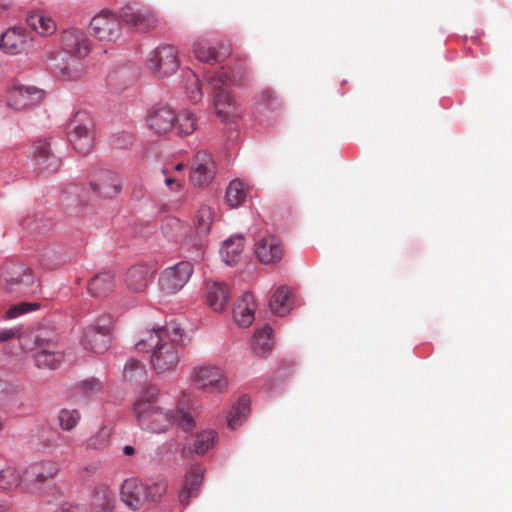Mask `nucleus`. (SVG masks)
Listing matches in <instances>:
<instances>
[{
    "mask_svg": "<svg viewBox=\"0 0 512 512\" xmlns=\"http://www.w3.org/2000/svg\"><path fill=\"white\" fill-rule=\"evenodd\" d=\"M183 330L175 323L154 329L136 343L139 351L151 349L150 364L158 373L171 372L176 369L181 355Z\"/></svg>",
    "mask_w": 512,
    "mask_h": 512,
    "instance_id": "nucleus-1",
    "label": "nucleus"
},
{
    "mask_svg": "<svg viewBox=\"0 0 512 512\" xmlns=\"http://www.w3.org/2000/svg\"><path fill=\"white\" fill-rule=\"evenodd\" d=\"M249 71L244 61H237L230 67H222L213 75H207L211 87L216 115L223 121L237 116L238 104L231 94L232 85H243Z\"/></svg>",
    "mask_w": 512,
    "mask_h": 512,
    "instance_id": "nucleus-2",
    "label": "nucleus"
},
{
    "mask_svg": "<svg viewBox=\"0 0 512 512\" xmlns=\"http://www.w3.org/2000/svg\"><path fill=\"white\" fill-rule=\"evenodd\" d=\"M94 123L86 111L76 112L66 126L67 137L73 148L80 154L91 152L94 145Z\"/></svg>",
    "mask_w": 512,
    "mask_h": 512,
    "instance_id": "nucleus-3",
    "label": "nucleus"
},
{
    "mask_svg": "<svg viewBox=\"0 0 512 512\" xmlns=\"http://www.w3.org/2000/svg\"><path fill=\"white\" fill-rule=\"evenodd\" d=\"M191 380L199 389L221 393L228 386L223 370L213 364L203 363L193 368Z\"/></svg>",
    "mask_w": 512,
    "mask_h": 512,
    "instance_id": "nucleus-4",
    "label": "nucleus"
},
{
    "mask_svg": "<svg viewBox=\"0 0 512 512\" xmlns=\"http://www.w3.org/2000/svg\"><path fill=\"white\" fill-rule=\"evenodd\" d=\"M147 66L154 75L160 78L174 74L180 66L176 48L167 44L158 46L150 53Z\"/></svg>",
    "mask_w": 512,
    "mask_h": 512,
    "instance_id": "nucleus-5",
    "label": "nucleus"
},
{
    "mask_svg": "<svg viewBox=\"0 0 512 512\" xmlns=\"http://www.w3.org/2000/svg\"><path fill=\"white\" fill-rule=\"evenodd\" d=\"M135 414L140 427L152 433L166 431L173 424L174 419L171 412H165L155 404L144 402L140 404Z\"/></svg>",
    "mask_w": 512,
    "mask_h": 512,
    "instance_id": "nucleus-6",
    "label": "nucleus"
},
{
    "mask_svg": "<svg viewBox=\"0 0 512 512\" xmlns=\"http://www.w3.org/2000/svg\"><path fill=\"white\" fill-rule=\"evenodd\" d=\"M118 17L125 25L140 32L149 31L157 25L155 14L140 2H126L120 8Z\"/></svg>",
    "mask_w": 512,
    "mask_h": 512,
    "instance_id": "nucleus-7",
    "label": "nucleus"
},
{
    "mask_svg": "<svg viewBox=\"0 0 512 512\" xmlns=\"http://www.w3.org/2000/svg\"><path fill=\"white\" fill-rule=\"evenodd\" d=\"M193 270V265L189 261H181L164 269L158 280L161 292L172 295L180 291L189 281Z\"/></svg>",
    "mask_w": 512,
    "mask_h": 512,
    "instance_id": "nucleus-8",
    "label": "nucleus"
},
{
    "mask_svg": "<svg viewBox=\"0 0 512 512\" xmlns=\"http://www.w3.org/2000/svg\"><path fill=\"white\" fill-rule=\"evenodd\" d=\"M91 191L98 197L111 199L122 191L121 177L110 170L94 173L89 181Z\"/></svg>",
    "mask_w": 512,
    "mask_h": 512,
    "instance_id": "nucleus-9",
    "label": "nucleus"
},
{
    "mask_svg": "<svg viewBox=\"0 0 512 512\" xmlns=\"http://www.w3.org/2000/svg\"><path fill=\"white\" fill-rule=\"evenodd\" d=\"M44 98V91L35 86L15 83L8 90L7 103L14 110H24L39 104Z\"/></svg>",
    "mask_w": 512,
    "mask_h": 512,
    "instance_id": "nucleus-10",
    "label": "nucleus"
},
{
    "mask_svg": "<svg viewBox=\"0 0 512 512\" xmlns=\"http://www.w3.org/2000/svg\"><path fill=\"white\" fill-rule=\"evenodd\" d=\"M61 48L70 56L85 58L91 52L90 40L86 33L78 28H68L60 34Z\"/></svg>",
    "mask_w": 512,
    "mask_h": 512,
    "instance_id": "nucleus-11",
    "label": "nucleus"
},
{
    "mask_svg": "<svg viewBox=\"0 0 512 512\" xmlns=\"http://www.w3.org/2000/svg\"><path fill=\"white\" fill-rule=\"evenodd\" d=\"M93 35L101 41H115L121 35L118 18L110 11H101L90 22Z\"/></svg>",
    "mask_w": 512,
    "mask_h": 512,
    "instance_id": "nucleus-12",
    "label": "nucleus"
},
{
    "mask_svg": "<svg viewBox=\"0 0 512 512\" xmlns=\"http://www.w3.org/2000/svg\"><path fill=\"white\" fill-rule=\"evenodd\" d=\"M216 164L206 151H199L193 158L190 171V181L194 186L203 187L212 182L215 177Z\"/></svg>",
    "mask_w": 512,
    "mask_h": 512,
    "instance_id": "nucleus-13",
    "label": "nucleus"
},
{
    "mask_svg": "<svg viewBox=\"0 0 512 512\" xmlns=\"http://www.w3.org/2000/svg\"><path fill=\"white\" fill-rule=\"evenodd\" d=\"M6 289L15 293H26L34 285V275L30 268L23 264H12L4 272Z\"/></svg>",
    "mask_w": 512,
    "mask_h": 512,
    "instance_id": "nucleus-14",
    "label": "nucleus"
},
{
    "mask_svg": "<svg viewBox=\"0 0 512 512\" xmlns=\"http://www.w3.org/2000/svg\"><path fill=\"white\" fill-rule=\"evenodd\" d=\"M284 253L282 242L273 235L264 236L255 243V254L262 264H277L282 260Z\"/></svg>",
    "mask_w": 512,
    "mask_h": 512,
    "instance_id": "nucleus-15",
    "label": "nucleus"
},
{
    "mask_svg": "<svg viewBox=\"0 0 512 512\" xmlns=\"http://www.w3.org/2000/svg\"><path fill=\"white\" fill-rule=\"evenodd\" d=\"M81 59L69 55L62 58V62H60L57 58H54L50 63V68L56 76L63 80L75 81L80 79L85 72Z\"/></svg>",
    "mask_w": 512,
    "mask_h": 512,
    "instance_id": "nucleus-16",
    "label": "nucleus"
},
{
    "mask_svg": "<svg viewBox=\"0 0 512 512\" xmlns=\"http://www.w3.org/2000/svg\"><path fill=\"white\" fill-rule=\"evenodd\" d=\"M176 120L175 111L169 106L152 109L147 117V123L156 134H165L173 129Z\"/></svg>",
    "mask_w": 512,
    "mask_h": 512,
    "instance_id": "nucleus-17",
    "label": "nucleus"
},
{
    "mask_svg": "<svg viewBox=\"0 0 512 512\" xmlns=\"http://www.w3.org/2000/svg\"><path fill=\"white\" fill-rule=\"evenodd\" d=\"M33 155L37 165L47 173H53L60 167V159L51 152L50 144L46 140H39L33 144Z\"/></svg>",
    "mask_w": 512,
    "mask_h": 512,
    "instance_id": "nucleus-18",
    "label": "nucleus"
},
{
    "mask_svg": "<svg viewBox=\"0 0 512 512\" xmlns=\"http://www.w3.org/2000/svg\"><path fill=\"white\" fill-rule=\"evenodd\" d=\"M204 470L201 466L195 465L186 473L182 489L178 493V500L181 504L187 505L191 497L196 496L202 484Z\"/></svg>",
    "mask_w": 512,
    "mask_h": 512,
    "instance_id": "nucleus-19",
    "label": "nucleus"
},
{
    "mask_svg": "<svg viewBox=\"0 0 512 512\" xmlns=\"http://www.w3.org/2000/svg\"><path fill=\"white\" fill-rule=\"evenodd\" d=\"M256 304L250 293H244L235 303L233 308L234 321L241 327L250 326L254 319Z\"/></svg>",
    "mask_w": 512,
    "mask_h": 512,
    "instance_id": "nucleus-20",
    "label": "nucleus"
},
{
    "mask_svg": "<svg viewBox=\"0 0 512 512\" xmlns=\"http://www.w3.org/2000/svg\"><path fill=\"white\" fill-rule=\"evenodd\" d=\"M27 25L42 37L53 35L57 30L54 19L42 10L31 11L26 17Z\"/></svg>",
    "mask_w": 512,
    "mask_h": 512,
    "instance_id": "nucleus-21",
    "label": "nucleus"
},
{
    "mask_svg": "<svg viewBox=\"0 0 512 512\" xmlns=\"http://www.w3.org/2000/svg\"><path fill=\"white\" fill-rule=\"evenodd\" d=\"M229 295V289L224 283L208 282L206 284V302L216 312L225 309Z\"/></svg>",
    "mask_w": 512,
    "mask_h": 512,
    "instance_id": "nucleus-22",
    "label": "nucleus"
},
{
    "mask_svg": "<svg viewBox=\"0 0 512 512\" xmlns=\"http://www.w3.org/2000/svg\"><path fill=\"white\" fill-rule=\"evenodd\" d=\"M193 51H194L196 58L199 61L208 63V64H215L218 62H222L230 54V50L228 47L221 45L219 47V49H216L214 47H210L204 41L195 42Z\"/></svg>",
    "mask_w": 512,
    "mask_h": 512,
    "instance_id": "nucleus-23",
    "label": "nucleus"
},
{
    "mask_svg": "<svg viewBox=\"0 0 512 512\" xmlns=\"http://www.w3.org/2000/svg\"><path fill=\"white\" fill-rule=\"evenodd\" d=\"M144 492V485L133 479L126 480L121 486V498L132 510L139 509L146 502Z\"/></svg>",
    "mask_w": 512,
    "mask_h": 512,
    "instance_id": "nucleus-24",
    "label": "nucleus"
},
{
    "mask_svg": "<svg viewBox=\"0 0 512 512\" xmlns=\"http://www.w3.org/2000/svg\"><path fill=\"white\" fill-rule=\"evenodd\" d=\"M149 278L150 270L148 267L133 266L126 273L125 283L130 291L141 293L148 287Z\"/></svg>",
    "mask_w": 512,
    "mask_h": 512,
    "instance_id": "nucleus-25",
    "label": "nucleus"
},
{
    "mask_svg": "<svg viewBox=\"0 0 512 512\" xmlns=\"http://www.w3.org/2000/svg\"><path fill=\"white\" fill-rule=\"evenodd\" d=\"M89 293L94 297H105L115 288L114 275L104 272L95 275L87 285Z\"/></svg>",
    "mask_w": 512,
    "mask_h": 512,
    "instance_id": "nucleus-26",
    "label": "nucleus"
},
{
    "mask_svg": "<svg viewBox=\"0 0 512 512\" xmlns=\"http://www.w3.org/2000/svg\"><path fill=\"white\" fill-rule=\"evenodd\" d=\"M59 471L58 465L52 460L40 461L33 463L26 470V477L39 483L45 482L47 479L54 477Z\"/></svg>",
    "mask_w": 512,
    "mask_h": 512,
    "instance_id": "nucleus-27",
    "label": "nucleus"
},
{
    "mask_svg": "<svg viewBox=\"0 0 512 512\" xmlns=\"http://www.w3.org/2000/svg\"><path fill=\"white\" fill-rule=\"evenodd\" d=\"M82 344L86 350L102 354L110 345V336L97 332L96 329H85Z\"/></svg>",
    "mask_w": 512,
    "mask_h": 512,
    "instance_id": "nucleus-28",
    "label": "nucleus"
},
{
    "mask_svg": "<svg viewBox=\"0 0 512 512\" xmlns=\"http://www.w3.org/2000/svg\"><path fill=\"white\" fill-rule=\"evenodd\" d=\"M243 249L244 238L236 235L224 241L220 253L226 264L233 265L239 261Z\"/></svg>",
    "mask_w": 512,
    "mask_h": 512,
    "instance_id": "nucleus-29",
    "label": "nucleus"
},
{
    "mask_svg": "<svg viewBox=\"0 0 512 512\" xmlns=\"http://www.w3.org/2000/svg\"><path fill=\"white\" fill-rule=\"evenodd\" d=\"M250 412V399L247 396L239 398L234 404L227 416V425L231 429H236L243 424Z\"/></svg>",
    "mask_w": 512,
    "mask_h": 512,
    "instance_id": "nucleus-30",
    "label": "nucleus"
},
{
    "mask_svg": "<svg viewBox=\"0 0 512 512\" xmlns=\"http://www.w3.org/2000/svg\"><path fill=\"white\" fill-rule=\"evenodd\" d=\"M0 48L7 54H19L24 49V35L16 29L7 30L1 35Z\"/></svg>",
    "mask_w": 512,
    "mask_h": 512,
    "instance_id": "nucleus-31",
    "label": "nucleus"
},
{
    "mask_svg": "<svg viewBox=\"0 0 512 512\" xmlns=\"http://www.w3.org/2000/svg\"><path fill=\"white\" fill-rule=\"evenodd\" d=\"M136 79L135 69L120 67L107 76V84L114 90H122Z\"/></svg>",
    "mask_w": 512,
    "mask_h": 512,
    "instance_id": "nucleus-32",
    "label": "nucleus"
},
{
    "mask_svg": "<svg viewBox=\"0 0 512 512\" xmlns=\"http://www.w3.org/2000/svg\"><path fill=\"white\" fill-rule=\"evenodd\" d=\"M248 187L239 180H232L226 189V202L231 208H236L242 205L247 198Z\"/></svg>",
    "mask_w": 512,
    "mask_h": 512,
    "instance_id": "nucleus-33",
    "label": "nucleus"
},
{
    "mask_svg": "<svg viewBox=\"0 0 512 512\" xmlns=\"http://www.w3.org/2000/svg\"><path fill=\"white\" fill-rule=\"evenodd\" d=\"M273 348L272 329L266 325L257 330L253 337L252 349L255 355L263 356Z\"/></svg>",
    "mask_w": 512,
    "mask_h": 512,
    "instance_id": "nucleus-34",
    "label": "nucleus"
},
{
    "mask_svg": "<svg viewBox=\"0 0 512 512\" xmlns=\"http://www.w3.org/2000/svg\"><path fill=\"white\" fill-rule=\"evenodd\" d=\"M114 495L107 487H98L92 498V507L96 512H110L113 508Z\"/></svg>",
    "mask_w": 512,
    "mask_h": 512,
    "instance_id": "nucleus-35",
    "label": "nucleus"
},
{
    "mask_svg": "<svg viewBox=\"0 0 512 512\" xmlns=\"http://www.w3.org/2000/svg\"><path fill=\"white\" fill-rule=\"evenodd\" d=\"M173 129L179 135H190L192 134L197 127V119L193 113L189 111H181L176 114V120Z\"/></svg>",
    "mask_w": 512,
    "mask_h": 512,
    "instance_id": "nucleus-36",
    "label": "nucleus"
},
{
    "mask_svg": "<svg viewBox=\"0 0 512 512\" xmlns=\"http://www.w3.org/2000/svg\"><path fill=\"white\" fill-rule=\"evenodd\" d=\"M62 360L63 353L61 351L43 349L35 354V363L39 368L55 369Z\"/></svg>",
    "mask_w": 512,
    "mask_h": 512,
    "instance_id": "nucleus-37",
    "label": "nucleus"
},
{
    "mask_svg": "<svg viewBox=\"0 0 512 512\" xmlns=\"http://www.w3.org/2000/svg\"><path fill=\"white\" fill-rule=\"evenodd\" d=\"M289 291L286 286L279 287L271 297L270 307L272 311L279 315L284 316L290 311L288 304Z\"/></svg>",
    "mask_w": 512,
    "mask_h": 512,
    "instance_id": "nucleus-38",
    "label": "nucleus"
},
{
    "mask_svg": "<svg viewBox=\"0 0 512 512\" xmlns=\"http://www.w3.org/2000/svg\"><path fill=\"white\" fill-rule=\"evenodd\" d=\"M217 440V433L214 430H204L196 435L194 451L198 455H204L214 447Z\"/></svg>",
    "mask_w": 512,
    "mask_h": 512,
    "instance_id": "nucleus-39",
    "label": "nucleus"
},
{
    "mask_svg": "<svg viewBox=\"0 0 512 512\" xmlns=\"http://www.w3.org/2000/svg\"><path fill=\"white\" fill-rule=\"evenodd\" d=\"M146 371L142 362L137 359H129L123 369V378L126 381L141 382L145 379Z\"/></svg>",
    "mask_w": 512,
    "mask_h": 512,
    "instance_id": "nucleus-40",
    "label": "nucleus"
},
{
    "mask_svg": "<svg viewBox=\"0 0 512 512\" xmlns=\"http://www.w3.org/2000/svg\"><path fill=\"white\" fill-rule=\"evenodd\" d=\"M184 78L185 88L189 99L193 103L199 102L203 97V93L198 76L192 71H187L184 75Z\"/></svg>",
    "mask_w": 512,
    "mask_h": 512,
    "instance_id": "nucleus-41",
    "label": "nucleus"
},
{
    "mask_svg": "<svg viewBox=\"0 0 512 512\" xmlns=\"http://www.w3.org/2000/svg\"><path fill=\"white\" fill-rule=\"evenodd\" d=\"M112 429L108 426H103L99 431L87 440V448L94 450H101L108 446Z\"/></svg>",
    "mask_w": 512,
    "mask_h": 512,
    "instance_id": "nucleus-42",
    "label": "nucleus"
},
{
    "mask_svg": "<svg viewBox=\"0 0 512 512\" xmlns=\"http://www.w3.org/2000/svg\"><path fill=\"white\" fill-rule=\"evenodd\" d=\"M213 222V210L208 206L201 207L195 218L196 230L199 234H207Z\"/></svg>",
    "mask_w": 512,
    "mask_h": 512,
    "instance_id": "nucleus-43",
    "label": "nucleus"
},
{
    "mask_svg": "<svg viewBox=\"0 0 512 512\" xmlns=\"http://www.w3.org/2000/svg\"><path fill=\"white\" fill-rule=\"evenodd\" d=\"M168 489L166 480H159L150 485H144V497L146 502H157L165 495Z\"/></svg>",
    "mask_w": 512,
    "mask_h": 512,
    "instance_id": "nucleus-44",
    "label": "nucleus"
},
{
    "mask_svg": "<svg viewBox=\"0 0 512 512\" xmlns=\"http://www.w3.org/2000/svg\"><path fill=\"white\" fill-rule=\"evenodd\" d=\"M21 481L18 471L7 467L0 471V489L12 490L19 486Z\"/></svg>",
    "mask_w": 512,
    "mask_h": 512,
    "instance_id": "nucleus-45",
    "label": "nucleus"
},
{
    "mask_svg": "<svg viewBox=\"0 0 512 512\" xmlns=\"http://www.w3.org/2000/svg\"><path fill=\"white\" fill-rule=\"evenodd\" d=\"M58 419L61 428L69 431L77 425L80 420V413L77 410L63 409L59 412Z\"/></svg>",
    "mask_w": 512,
    "mask_h": 512,
    "instance_id": "nucleus-46",
    "label": "nucleus"
},
{
    "mask_svg": "<svg viewBox=\"0 0 512 512\" xmlns=\"http://www.w3.org/2000/svg\"><path fill=\"white\" fill-rule=\"evenodd\" d=\"M77 389L83 395L90 396L100 392L102 389V384L98 379L91 377L81 381L77 385Z\"/></svg>",
    "mask_w": 512,
    "mask_h": 512,
    "instance_id": "nucleus-47",
    "label": "nucleus"
},
{
    "mask_svg": "<svg viewBox=\"0 0 512 512\" xmlns=\"http://www.w3.org/2000/svg\"><path fill=\"white\" fill-rule=\"evenodd\" d=\"M113 324V318L110 314L100 315L94 324L87 327V329H96L97 332L110 336V331Z\"/></svg>",
    "mask_w": 512,
    "mask_h": 512,
    "instance_id": "nucleus-48",
    "label": "nucleus"
},
{
    "mask_svg": "<svg viewBox=\"0 0 512 512\" xmlns=\"http://www.w3.org/2000/svg\"><path fill=\"white\" fill-rule=\"evenodd\" d=\"M39 306L37 304H32L29 302H22L17 305L12 306L7 311V317L8 318H15L21 314H25L27 312H30L32 310H36Z\"/></svg>",
    "mask_w": 512,
    "mask_h": 512,
    "instance_id": "nucleus-49",
    "label": "nucleus"
},
{
    "mask_svg": "<svg viewBox=\"0 0 512 512\" xmlns=\"http://www.w3.org/2000/svg\"><path fill=\"white\" fill-rule=\"evenodd\" d=\"M173 423H177L184 431L189 432L194 427V419L188 413L178 412L173 414Z\"/></svg>",
    "mask_w": 512,
    "mask_h": 512,
    "instance_id": "nucleus-50",
    "label": "nucleus"
},
{
    "mask_svg": "<svg viewBox=\"0 0 512 512\" xmlns=\"http://www.w3.org/2000/svg\"><path fill=\"white\" fill-rule=\"evenodd\" d=\"M161 173L166 176L164 182L172 191H179L182 189L183 179L175 176L173 173L169 172L168 169H162Z\"/></svg>",
    "mask_w": 512,
    "mask_h": 512,
    "instance_id": "nucleus-51",
    "label": "nucleus"
},
{
    "mask_svg": "<svg viewBox=\"0 0 512 512\" xmlns=\"http://www.w3.org/2000/svg\"><path fill=\"white\" fill-rule=\"evenodd\" d=\"M158 395V390L155 387H148L146 388L140 395L137 403L135 404V413L140 408L141 403H151L154 404V401L156 400V397Z\"/></svg>",
    "mask_w": 512,
    "mask_h": 512,
    "instance_id": "nucleus-52",
    "label": "nucleus"
},
{
    "mask_svg": "<svg viewBox=\"0 0 512 512\" xmlns=\"http://www.w3.org/2000/svg\"><path fill=\"white\" fill-rule=\"evenodd\" d=\"M62 438L59 433H50L42 442L43 448L48 452L54 451L60 445Z\"/></svg>",
    "mask_w": 512,
    "mask_h": 512,
    "instance_id": "nucleus-53",
    "label": "nucleus"
},
{
    "mask_svg": "<svg viewBox=\"0 0 512 512\" xmlns=\"http://www.w3.org/2000/svg\"><path fill=\"white\" fill-rule=\"evenodd\" d=\"M20 334L19 328L0 329V343L17 337Z\"/></svg>",
    "mask_w": 512,
    "mask_h": 512,
    "instance_id": "nucleus-54",
    "label": "nucleus"
},
{
    "mask_svg": "<svg viewBox=\"0 0 512 512\" xmlns=\"http://www.w3.org/2000/svg\"><path fill=\"white\" fill-rule=\"evenodd\" d=\"M276 99V96L274 94V92L270 89H265L263 91H261V93L259 94L258 96V100L259 102L263 103V104H268L269 102H272Z\"/></svg>",
    "mask_w": 512,
    "mask_h": 512,
    "instance_id": "nucleus-55",
    "label": "nucleus"
},
{
    "mask_svg": "<svg viewBox=\"0 0 512 512\" xmlns=\"http://www.w3.org/2000/svg\"><path fill=\"white\" fill-rule=\"evenodd\" d=\"M144 195H145V189H144L143 185L137 184L133 187L132 192H131V196L133 199L140 200L144 197Z\"/></svg>",
    "mask_w": 512,
    "mask_h": 512,
    "instance_id": "nucleus-56",
    "label": "nucleus"
},
{
    "mask_svg": "<svg viewBox=\"0 0 512 512\" xmlns=\"http://www.w3.org/2000/svg\"><path fill=\"white\" fill-rule=\"evenodd\" d=\"M62 512H86L84 506L78 504H65L62 507Z\"/></svg>",
    "mask_w": 512,
    "mask_h": 512,
    "instance_id": "nucleus-57",
    "label": "nucleus"
},
{
    "mask_svg": "<svg viewBox=\"0 0 512 512\" xmlns=\"http://www.w3.org/2000/svg\"><path fill=\"white\" fill-rule=\"evenodd\" d=\"M123 453H124L125 455H127V456H131V455H133V454L135 453V449H134V447H133V446H131V445H126V446H124V448H123Z\"/></svg>",
    "mask_w": 512,
    "mask_h": 512,
    "instance_id": "nucleus-58",
    "label": "nucleus"
},
{
    "mask_svg": "<svg viewBox=\"0 0 512 512\" xmlns=\"http://www.w3.org/2000/svg\"><path fill=\"white\" fill-rule=\"evenodd\" d=\"M185 165L183 163H178L177 165L174 166L173 168V174L174 172H180L184 169Z\"/></svg>",
    "mask_w": 512,
    "mask_h": 512,
    "instance_id": "nucleus-59",
    "label": "nucleus"
},
{
    "mask_svg": "<svg viewBox=\"0 0 512 512\" xmlns=\"http://www.w3.org/2000/svg\"><path fill=\"white\" fill-rule=\"evenodd\" d=\"M0 512H9V508L4 504L0 502Z\"/></svg>",
    "mask_w": 512,
    "mask_h": 512,
    "instance_id": "nucleus-60",
    "label": "nucleus"
}]
</instances>
